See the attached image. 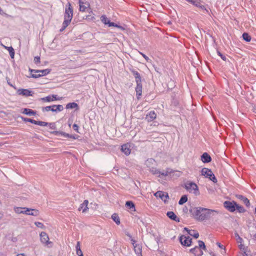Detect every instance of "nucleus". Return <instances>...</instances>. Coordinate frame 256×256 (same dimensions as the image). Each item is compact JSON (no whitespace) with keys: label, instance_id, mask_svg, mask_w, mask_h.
<instances>
[{"label":"nucleus","instance_id":"13","mask_svg":"<svg viewBox=\"0 0 256 256\" xmlns=\"http://www.w3.org/2000/svg\"><path fill=\"white\" fill-rule=\"evenodd\" d=\"M17 93L19 95H22L26 96H32V92L26 89H19L18 90Z\"/></svg>","mask_w":256,"mask_h":256},{"label":"nucleus","instance_id":"4","mask_svg":"<svg viewBox=\"0 0 256 256\" xmlns=\"http://www.w3.org/2000/svg\"><path fill=\"white\" fill-rule=\"evenodd\" d=\"M202 175L204 176L206 178H208L214 183L217 182V180L216 176L210 169L206 168H202Z\"/></svg>","mask_w":256,"mask_h":256},{"label":"nucleus","instance_id":"35","mask_svg":"<svg viewBox=\"0 0 256 256\" xmlns=\"http://www.w3.org/2000/svg\"><path fill=\"white\" fill-rule=\"evenodd\" d=\"M150 172L153 174H159L158 176V177H160V173L161 172L158 169L156 168H152L150 169Z\"/></svg>","mask_w":256,"mask_h":256},{"label":"nucleus","instance_id":"48","mask_svg":"<svg viewBox=\"0 0 256 256\" xmlns=\"http://www.w3.org/2000/svg\"><path fill=\"white\" fill-rule=\"evenodd\" d=\"M80 242H78L76 246V251L77 250H80Z\"/></svg>","mask_w":256,"mask_h":256},{"label":"nucleus","instance_id":"44","mask_svg":"<svg viewBox=\"0 0 256 256\" xmlns=\"http://www.w3.org/2000/svg\"><path fill=\"white\" fill-rule=\"evenodd\" d=\"M48 124V123L44 122H42V121H38V124L40 126H46Z\"/></svg>","mask_w":256,"mask_h":256},{"label":"nucleus","instance_id":"20","mask_svg":"<svg viewBox=\"0 0 256 256\" xmlns=\"http://www.w3.org/2000/svg\"><path fill=\"white\" fill-rule=\"evenodd\" d=\"M64 110V107L62 105H52V106L51 111L53 112H58L62 111Z\"/></svg>","mask_w":256,"mask_h":256},{"label":"nucleus","instance_id":"55","mask_svg":"<svg viewBox=\"0 0 256 256\" xmlns=\"http://www.w3.org/2000/svg\"><path fill=\"white\" fill-rule=\"evenodd\" d=\"M76 254H77L78 256H84V255H83V254H82V250H77V251H76Z\"/></svg>","mask_w":256,"mask_h":256},{"label":"nucleus","instance_id":"40","mask_svg":"<svg viewBox=\"0 0 256 256\" xmlns=\"http://www.w3.org/2000/svg\"><path fill=\"white\" fill-rule=\"evenodd\" d=\"M154 162V160L152 158L148 159L146 162V164L148 167H150L151 164H153Z\"/></svg>","mask_w":256,"mask_h":256},{"label":"nucleus","instance_id":"8","mask_svg":"<svg viewBox=\"0 0 256 256\" xmlns=\"http://www.w3.org/2000/svg\"><path fill=\"white\" fill-rule=\"evenodd\" d=\"M202 2L200 0H193L192 4L194 5L197 8L204 10L206 13L208 14V10L205 8V6L202 4Z\"/></svg>","mask_w":256,"mask_h":256},{"label":"nucleus","instance_id":"33","mask_svg":"<svg viewBox=\"0 0 256 256\" xmlns=\"http://www.w3.org/2000/svg\"><path fill=\"white\" fill-rule=\"evenodd\" d=\"M78 107V104L76 102H70L66 105V108H74Z\"/></svg>","mask_w":256,"mask_h":256},{"label":"nucleus","instance_id":"24","mask_svg":"<svg viewBox=\"0 0 256 256\" xmlns=\"http://www.w3.org/2000/svg\"><path fill=\"white\" fill-rule=\"evenodd\" d=\"M166 216L171 220L179 222V219L173 212H168Z\"/></svg>","mask_w":256,"mask_h":256},{"label":"nucleus","instance_id":"22","mask_svg":"<svg viewBox=\"0 0 256 256\" xmlns=\"http://www.w3.org/2000/svg\"><path fill=\"white\" fill-rule=\"evenodd\" d=\"M184 230H186V232H188V234L190 235L191 236H194L196 238H198V236H199L198 233L197 232H196V230H189L186 228H184Z\"/></svg>","mask_w":256,"mask_h":256},{"label":"nucleus","instance_id":"60","mask_svg":"<svg viewBox=\"0 0 256 256\" xmlns=\"http://www.w3.org/2000/svg\"><path fill=\"white\" fill-rule=\"evenodd\" d=\"M4 216L3 213L0 212V220H1Z\"/></svg>","mask_w":256,"mask_h":256},{"label":"nucleus","instance_id":"6","mask_svg":"<svg viewBox=\"0 0 256 256\" xmlns=\"http://www.w3.org/2000/svg\"><path fill=\"white\" fill-rule=\"evenodd\" d=\"M180 241L182 246H190L192 242V239L190 236H182L180 238Z\"/></svg>","mask_w":256,"mask_h":256},{"label":"nucleus","instance_id":"36","mask_svg":"<svg viewBox=\"0 0 256 256\" xmlns=\"http://www.w3.org/2000/svg\"><path fill=\"white\" fill-rule=\"evenodd\" d=\"M242 38L246 42H249L250 41L251 37L248 33H244L242 34Z\"/></svg>","mask_w":256,"mask_h":256},{"label":"nucleus","instance_id":"18","mask_svg":"<svg viewBox=\"0 0 256 256\" xmlns=\"http://www.w3.org/2000/svg\"><path fill=\"white\" fill-rule=\"evenodd\" d=\"M236 242H238V248L242 251L244 252V254H246V250H247V248L248 247L247 246H246L243 244V240L242 238H241V240L240 242H239V240H237Z\"/></svg>","mask_w":256,"mask_h":256},{"label":"nucleus","instance_id":"58","mask_svg":"<svg viewBox=\"0 0 256 256\" xmlns=\"http://www.w3.org/2000/svg\"><path fill=\"white\" fill-rule=\"evenodd\" d=\"M54 100H60V98H56V95H52V98Z\"/></svg>","mask_w":256,"mask_h":256},{"label":"nucleus","instance_id":"54","mask_svg":"<svg viewBox=\"0 0 256 256\" xmlns=\"http://www.w3.org/2000/svg\"><path fill=\"white\" fill-rule=\"evenodd\" d=\"M22 120L24 122H31L32 119H30V118H22Z\"/></svg>","mask_w":256,"mask_h":256},{"label":"nucleus","instance_id":"16","mask_svg":"<svg viewBox=\"0 0 256 256\" xmlns=\"http://www.w3.org/2000/svg\"><path fill=\"white\" fill-rule=\"evenodd\" d=\"M79 4H80V10L81 12H85L86 9L89 8L90 4L88 3L84 2L81 1V0H79Z\"/></svg>","mask_w":256,"mask_h":256},{"label":"nucleus","instance_id":"23","mask_svg":"<svg viewBox=\"0 0 256 256\" xmlns=\"http://www.w3.org/2000/svg\"><path fill=\"white\" fill-rule=\"evenodd\" d=\"M121 150L126 155H128L130 153V150L129 148V146L128 144H124L122 146Z\"/></svg>","mask_w":256,"mask_h":256},{"label":"nucleus","instance_id":"30","mask_svg":"<svg viewBox=\"0 0 256 256\" xmlns=\"http://www.w3.org/2000/svg\"><path fill=\"white\" fill-rule=\"evenodd\" d=\"M4 48L8 50V51L9 52H10V57L12 58H14V48L10 46V47H8V46H4Z\"/></svg>","mask_w":256,"mask_h":256},{"label":"nucleus","instance_id":"61","mask_svg":"<svg viewBox=\"0 0 256 256\" xmlns=\"http://www.w3.org/2000/svg\"><path fill=\"white\" fill-rule=\"evenodd\" d=\"M7 82H8V84L10 86H12V87H14V86H13V85H12V84H11L10 83V82H9V80H7Z\"/></svg>","mask_w":256,"mask_h":256},{"label":"nucleus","instance_id":"59","mask_svg":"<svg viewBox=\"0 0 256 256\" xmlns=\"http://www.w3.org/2000/svg\"><path fill=\"white\" fill-rule=\"evenodd\" d=\"M217 245L218 246V247H220V248H223V246L222 244H220V243H219V242H218L217 243Z\"/></svg>","mask_w":256,"mask_h":256},{"label":"nucleus","instance_id":"17","mask_svg":"<svg viewBox=\"0 0 256 256\" xmlns=\"http://www.w3.org/2000/svg\"><path fill=\"white\" fill-rule=\"evenodd\" d=\"M156 117V114L154 111L150 112L148 114H146V119L148 122H152Z\"/></svg>","mask_w":256,"mask_h":256},{"label":"nucleus","instance_id":"49","mask_svg":"<svg viewBox=\"0 0 256 256\" xmlns=\"http://www.w3.org/2000/svg\"><path fill=\"white\" fill-rule=\"evenodd\" d=\"M72 127L74 130H76L77 132H78V126L76 124H74Z\"/></svg>","mask_w":256,"mask_h":256},{"label":"nucleus","instance_id":"12","mask_svg":"<svg viewBox=\"0 0 256 256\" xmlns=\"http://www.w3.org/2000/svg\"><path fill=\"white\" fill-rule=\"evenodd\" d=\"M14 210V212L18 214H25V213H26V212H30V210L28 208L15 207Z\"/></svg>","mask_w":256,"mask_h":256},{"label":"nucleus","instance_id":"21","mask_svg":"<svg viewBox=\"0 0 256 256\" xmlns=\"http://www.w3.org/2000/svg\"><path fill=\"white\" fill-rule=\"evenodd\" d=\"M132 74H133L134 76V78L136 79V83H140V82H142L141 80V76L140 74L134 70H131Z\"/></svg>","mask_w":256,"mask_h":256},{"label":"nucleus","instance_id":"11","mask_svg":"<svg viewBox=\"0 0 256 256\" xmlns=\"http://www.w3.org/2000/svg\"><path fill=\"white\" fill-rule=\"evenodd\" d=\"M136 96L138 99L140 98V96H142V82H140V83H136Z\"/></svg>","mask_w":256,"mask_h":256},{"label":"nucleus","instance_id":"34","mask_svg":"<svg viewBox=\"0 0 256 256\" xmlns=\"http://www.w3.org/2000/svg\"><path fill=\"white\" fill-rule=\"evenodd\" d=\"M188 200V197L186 195L182 196L180 198L178 204L180 205L183 204L184 203L186 202Z\"/></svg>","mask_w":256,"mask_h":256},{"label":"nucleus","instance_id":"56","mask_svg":"<svg viewBox=\"0 0 256 256\" xmlns=\"http://www.w3.org/2000/svg\"><path fill=\"white\" fill-rule=\"evenodd\" d=\"M128 236L130 237V240H131V241H132V245H133V246H135V245H134L135 242H136L135 240H134L133 238H132V236H130V235H128Z\"/></svg>","mask_w":256,"mask_h":256},{"label":"nucleus","instance_id":"9","mask_svg":"<svg viewBox=\"0 0 256 256\" xmlns=\"http://www.w3.org/2000/svg\"><path fill=\"white\" fill-rule=\"evenodd\" d=\"M236 202L226 201L224 202V206L229 211L233 212L236 210Z\"/></svg>","mask_w":256,"mask_h":256},{"label":"nucleus","instance_id":"25","mask_svg":"<svg viewBox=\"0 0 256 256\" xmlns=\"http://www.w3.org/2000/svg\"><path fill=\"white\" fill-rule=\"evenodd\" d=\"M237 198L242 200L247 207L250 206V200L244 197L242 195H238Z\"/></svg>","mask_w":256,"mask_h":256},{"label":"nucleus","instance_id":"37","mask_svg":"<svg viewBox=\"0 0 256 256\" xmlns=\"http://www.w3.org/2000/svg\"><path fill=\"white\" fill-rule=\"evenodd\" d=\"M101 20L105 24H108L110 23V20L105 16H102L100 18Z\"/></svg>","mask_w":256,"mask_h":256},{"label":"nucleus","instance_id":"7","mask_svg":"<svg viewBox=\"0 0 256 256\" xmlns=\"http://www.w3.org/2000/svg\"><path fill=\"white\" fill-rule=\"evenodd\" d=\"M156 198H159L162 200H163L165 203L168 201L169 198L168 194L166 192H164L162 191H158L156 192L154 194Z\"/></svg>","mask_w":256,"mask_h":256},{"label":"nucleus","instance_id":"10","mask_svg":"<svg viewBox=\"0 0 256 256\" xmlns=\"http://www.w3.org/2000/svg\"><path fill=\"white\" fill-rule=\"evenodd\" d=\"M40 241L43 244L48 245L51 242L49 241V237L46 232H42L40 234Z\"/></svg>","mask_w":256,"mask_h":256},{"label":"nucleus","instance_id":"50","mask_svg":"<svg viewBox=\"0 0 256 256\" xmlns=\"http://www.w3.org/2000/svg\"><path fill=\"white\" fill-rule=\"evenodd\" d=\"M140 54L145 58V60L147 61V62H149V60H150V58L146 56L142 52H140Z\"/></svg>","mask_w":256,"mask_h":256},{"label":"nucleus","instance_id":"41","mask_svg":"<svg viewBox=\"0 0 256 256\" xmlns=\"http://www.w3.org/2000/svg\"><path fill=\"white\" fill-rule=\"evenodd\" d=\"M42 100L45 102H50L54 101V100L50 96H48L42 98Z\"/></svg>","mask_w":256,"mask_h":256},{"label":"nucleus","instance_id":"27","mask_svg":"<svg viewBox=\"0 0 256 256\" xmlns=\"http://www.w3.org/2000/svg\"><path fill=\"white\" fill-rule=\"evenodd\" d=\"M30 210V212H26V213H25L26 214L30 215L33 216H38L39 214V212L37 210L32 209L28 208Z\"/></svg>","mask_w":256,"mask_h":256},{"label":"nucleus","instance_id":"26","mask_svg":"<svg viewBox=\"0 0 256 256\" xmlns=\"http://www.w3.org/2000/svg\"><path fill=\"white\" fill-rule=\"evenodd\" d=\"M22 112L24 114L28 115V116H34L36 114V112L34 111L33 110L29 108H24L23 109V111Z\"/></svg>","mask_w":256,"mask_h":256},{"label":"nucleus","instance_id":"62","mask_svg":"<svg viewBox=\"0 0 256 256\" xmlns=\"http://www.w3.org/2000/svg\"><path fill=\"white\" fill-rule=\"evenodd\" d=\"M242 256H248V254H246H246H242Z\"/></svg>","mask_w":256,"mask_h":256},{"label":"nucleus","instance_id":"57","mask_svg":"<svg viewBox=\"0 0 256 256\" xmlns=\"http://www.w3.org/2000/svg\"><path fill=\"white\" fill-rule=\"evenodd\" d=\"M38 121H36V120H32V119L31 120V123L36 124V125L38 124Z\"/></svg>","mask_w":256,"mask_h":256},{"label":"nucleus","instance_id":"1","mask_svg":"<svg viewBox=\"0 0 256 256\" xmlns=\"http://www.w3.org/2000/svg\"><path fill=\"white\" fill-rule=\"evenodd\" d=\"M190 212L194 219L199 221L212 218L219 214L218 210L202 207L192 208Z\"/></svg>","mask_w":256,"mask_h":256},{"label":"nucleus","instance_id":"29","mask_svg":"<svg viewBox=\"0 0 256 256\" xmlns=\"http://www.w3.org/2000/svg\"><path fill=\"white\" fill-rule=\"evenodd\" d=\"M53 134H60L62 136H64V137H66V138H73V139H76V137L73 136V135H70V134H66V132H57V131H56V132H53Z\"/></svg>","mask_w":256,"mask_h":256},{"label":"nucleus","instance_id":"32","mask_svg":"<svg viewBox=\"0 0 256 256\" xmlns=\"http://www.w3.org/2000/svg\"><path fill=\"white\" fill-rule=\"evenodd\" d=\"M112 219L117 224H120V218H119V217L118 216V215L116 214H114L112 216Z\"/></svg>","mask_w":256,"mask_h":256},{"label":"nucleus","instance_id":"47","mask_svg":"<svg viewBox=\"0 0 256 256\" xmlns=\"http://www.w3.org/2000/svg\"><path fill=\"white\" fill-rule=\"evenodd\" d=\"M109 26H116V27H118V28H121L122 26H118L117 24H115L114 23V22H110V23L108 24Z\"/></svg>","mask_w":256,"mask_h":256},{"label":"nucleus","instance_id":"3","mask_svg":"<svg viewBox=\"0 0 256 256\" xmlns=\"http://www.w3.org/2000/svg\"><path fill=\"white\" fill-rule=\"evenodd\" d=\"M185 188L190 192H192L196 196L199 194L198 186L194 182H186L185 184Z\"/></svg>","mask_w":256,"mask_h":256},{"label":"nucleus","instance_id":"45","mask_svg":"<svg viewBox=\"0 0 256 256\" xmlns=\"http://www.w3.org/2000/svg\"><path fill=\"white\" fill-rule=\"evenodd\" d=\"M234 236L236 241L239 240V242H240L242 238L240 236L237 232L234 233Z\"/></svg>","mask_w":256,"mask_h":256},{"label":"nucleus","instance_id":"39","mask_svg":"<svg viewBox=\"0 0 256 256\" xmlns=\"http://www.w3.org/2000/svg\"><path fill=\"white\" fill-rule=\"evenodd\" d=\"M126 206L129 208H134V204L132 201H127L126 203Z\"/></svg>","mask_w":256,"mask_h":256},{"label":"nucleus","instance_id":"51","mask_svg":"<svg viewBox=\"0 0 256 256\" xmlns=\"http://www.w3.org/2000/svg\"><path fill=\"white\" fill-rule=\"evenodd\" d=\"M40 76V74H32V77L33 78H38Z\"/></svg>","mask_w":256,"mask_h":256},{"label":"nucleus","instance_id":"31","mask_svg":"<svg viewBox=\"0 0 256 256\" xmlns=\"http://www.w3.org/2000/svg\"><path fill=\"white\" fill-rule=\"evenodd\" d=\"M134 246V250L137 255L142 253V246L140 245L136 244Z\"/></svg>","mask_w":256,"mask_h":256},{"label":"nucleus","instance_id":"38","mask_svg":"<svg viewBox=\"0 0 256 256\" xmlns=\"http://www.w3.org/2000/svg\"><path fill=\"white\" fill-rule=\"evenodd\" d=\"M236 208L240 212H244L246 211L245 209L244 208L243 206L238 205L236 203Z\"/></svg>","mask_w":256,"mask_h":256},{"label":"nucleus","instance_id":"28","mask_svg":"<svg viewBox=\"0 0 256 256\" xmlns=\"http://www.w3.org/2000/svg\"><path fill=\"white\" fill-rule=\"evenodd\" d=\"M174 172L170 168H167L164 172H162L160 173V176H172L173 174H172Z\"/></svg>","mask_w":256,"mask_h":256},{"label":"nucleus","instance_id":"63","mask_svg":"<svg viewBox=\"0 0 256 256\" xmlns=\"http://www.w3.org/2000/svg\"><path fill=\"white\" fill-rule=\"evenodd\" d=\"M137 256H142V253L140 254H138L137 255Z\"/></svg>","mask_w":256,"mask_h":256},{"label":"nucleus","instance_id":"53","mask_svg":"<svg viewBox=\"0 0 256 256\" xmlns=\"http://www.w3.org/2000/svg\"><path fill=\"white\" fill-rule=\"evenodd\" d=\"M218 54L224 60H226V57L225 56H223L220 52H218Z\"/></svg>","mask_w":256,"mask_h":256},{"label":"nucleus","instance_id":"64","mask_svg":"<svg viewBox=\"0 0 256 256\" xmlns=\"http://www.w3.org/2000/svg\"><path fill=\"white\" fill-rule=\"evenodd\" d=\"M255 212L256 213V208H255Z\"/></svg>","mask_w":256,"mask_h":256},{"label":"nucleus","instance_id":"15","mask_svg":"<svg viewBox=\"0 0 256 256\" xmlns=\"http://www.w3.org/2000/svg\"><path fill=\"white\" fill-rule=\"evenodd\" d=\"M30 70L31 72H34L36 73H40V76L46 75L47 74H49L50 71V69H46V70H35L30 69Z\"/></svg>","mask_w":256,"mask_h":256},{"label":"nucleus","instance_id":"19","mask_svg":"<svg viewBox=\"0 0 256 256\" xmlns=\"http://www.w3.org/2000/svg\"><path fill=\"white\" fill-rule=\"evenodd\" d=\"M201 160L204 163L209 162L212 160L211 157L206 152H204L202 154Z\"/></svg>","mask_w":256,"mask_h":256},{"label":"nucleus","instance_id":"5","mask_svg":"<svg viewBox=\"0 0 256 256\" xmlns=\"http://www.w3.org/2000/svg\"><path fill=\"white\" fill-rule=\"evenodd\" d=\"M198 246H196L194 248L190 250V252L194 254H196L198 251H199L198 256H201L203 254L202 252L200 249L206 250V246L202 240H198Z\"/></svg>","mask_w":256,"mask_h":256},{"label":"nucleus","instance_id":"52","mask_svg":"<svg viewBox=\"0 0 256 256\" xmlns=\"http://www.w3.org/2000/svg\"><path fill=\"white\" fill-rule=\"evenodd\" d=\"M48 125L50 126L51 129H55L56 128L55 125L54 123H50Z\"/></svg>","mask_w":256,"mask_h":256},{"label":"nucleus","instance_id":"46","mask_svg":"<svg viewBox=\"0 0 256 256\" xmlns=\"http://www.w3.org/2000/svg\"><path fill=\"white\" fill-rule=\"evenodd\" d=\"M34 62L36 64H39L40 63V56H36L34 58Z\"/></svg>","mask_w":256,"mask_h":256},{"label":"nucleus","instance_id":"14","mask_svg":"<svg viewBox=\"0 0 256 256\" xmlns=\"http://www.w3.org/2000/svg\"><path fill=\"white\" fill-rule=\"evenodd\" d=\"M88 200H84V202L78 208V210L80 211L82 210V212H86L88 209Z\"/></svg>","mask_w":256,"mask_h":256},{"label":"nucleus","instance_id":"2","mask_svg":"<svg viewBox=\"0 0 256 256\" xmlns=\"http://www.w3.org/2000/svg\"><path fill=\"white\" fill-rule=\"evenodd\" d=\"M73 16V10L72 7L70 3L68 2L66 6L64 16V21L62 24V27L60 30V32L63 31L70 24Z\"/></svg>","mask_w":256,"mask_h":256},{"label":"nucleus","instance_id":"43","mask_svg":"<svg viewBox=\"0 0 256 256\" xmlns=\"http://www.w3.org/2000/svg\"><path fill=\"white\" fill-rule=\"evenodd\" d=\"M52 106L43 107L42 108V112H48L51 110Z\"/></svg>","mask_w":256,"mask_h":256},{"label":"nucleus","instance_id":"42","mask_svg":"<svg viewBox=\"0 0 256 256\" xmlns=\"http://www.w3.org/2000/svg\"><path fill=\"white\" fill-rule=\"evenodd\" d=\"M34 224L38 228H41L42 229L44 228V225L40 222H34Z\"/></svg>","mask_w":256,"mask_h":256}]
</instances>
